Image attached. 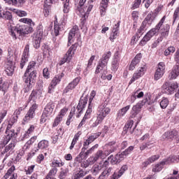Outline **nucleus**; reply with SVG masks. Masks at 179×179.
<instances>
[{"label":"nucleus","mask_w":179,"mask_h":179,"mask_svg":"<svg viewBox=\"0 0 179 179\" xmlns=\"http://www.w3.org/2000/svg\"><path fill=\"white\" fill-rule=\"evenodd\" d=\"M21 23H25V24L20 25L17 24H8V31L13 38L16 40L17 37H22L24 34H29L33 31V27L36 25L34 22L30 18H21L20 19Z\"/></svg>","instance_id":"obj_1"},{"label":"nucleus","mask_w":179,"mask_h":179,"mask_svg":"<svg viewBox=\"0 0 179 179\" xmlns=\"http://www.w3.org/2000/svg\"><path fill=\"white\" fill-rule=\"evenodd\" d=\"M36 62H30L22 77L23 82L25 83L26 92H29L34 86L36 79L37 78V71L34 70Z\"/></svg>","instance_id":"obj_2"},{"label":"nucleus","mask_w":179,"mask_h":179,"mask_svg":"<svg viewBox=\"0 0 179 179\" xmlns=\"http://www.w3.org/2000/svg\"><path fill=\"white\" fill-rule=\"evenodd\" d=\"M110 58H111L110 51L105 52L100 58L95 70V76L93 78L94 82L97 81V78H99V73H100L101 71H103V73L101 75V78L103 79V80H106V76L104 72L107 71V65H108V61H110Z\"/></svg>","instance_id":"obj_3"},{"label":"nucleus","mask_w":179,"mask_h":179,"mask_svg":"<svg viewBox=\"0 0 179 179\" xmlns=\"http://www.w3.org/2000/svg\"><path fill=\"white\" fill-rule=\"evenodd\" d=\"M135 149L134 146H129L128 148L125 150V151L120 152L117 154H116L115 156L113 155H110L108 157V162L113 165L115 164H120L124 159H125L126 156H128V155H131L132 153V151Z\"/></svg>","instance_id":"obj_4"},{"label":"nucleus","mask_w":179,"mask_h":179,"mask_svg":"<svg viewBox=\"0 0 179 179\" xmlns=\"http://www.w3.org/2000/svg\"><path fill=\"white\" fill-rule=\"evenodd\" d=\"M110 111L111 110L110 108L107 107V105L106 103H103L101 106H99L97 108V113H96V120L91 125V128H96L97 125H99V124H101L103 122V120L110 113Z\"/></svg>","instance_id":"obj_5"},{"label":"nucleus","mask_w":179,"mask_h":179,"mask_svg":"<svg viewBox=\"0 0 179 179\" xmlns=\"http://www.w3.org/2000/svg\"><path fill=\"white\" fill-rule=\"evenodd\" d=\"M179 162V155H170L168 158L164 159L162 162L157 164L152 168L153 173H159L162 171L164 168V166H167V164H171L172 163H178Z\"/></svg>","instance_id":"obj_6"},{"label":"nucleus","mask_w":179,"mask_h":179,"mask_svg":"<svg viewBox=\"0 0 179 179\" xmlns=\"http://www.w3.org/2000/svg\"><path fill=\"white\" fill-rule=\"evenodd\" d=\"M178 89V83L166 82L162 87V92L164 94H173L174 92Z\"/></svg>","instance_id":"obj_7"},{"label":"nucleus","mask_w":179,"mask_h":179,"mask_svg":"<svg viewBox=\"0 0 179 179\" xmlns=\"http://www.w3.org/2000/svg\"><path fill=\"white\" fill-rule=\"evenodd\" d=\"M145 104H150V102L149 101V99L148 98L144 99L141 102L138 103L136 105L134 106L131 110V118H135L138 114H139V112L141 111L142 107L145 106Z\"/></svg>","instance_id":"obj_8"},{"label":"nucleus","mask_w":179,"mask_h":179,"mask_svg":"<svg viewBox=\"0 0 179 179\" xmlns=\"http://www.w3.org/2000/svg\"><path fill=\"white\" fill-rule=\"evenodd\" d=\"M120 61H121V55L120 51H116L112 58L111 61V70L113 72H117L120 68Z\"/></svg>","instance_id":"obj_9"},{"label":"nucleus","mask_w":179,"mask_h":179,"mask_svg":"<svg viewBox=\"0 0 179 179\" xmlns=\"http://www.w3.org/2000/svg\"><path fill=\"white\" fill-rule=\"evenodd\" d=\"M166 20V15H164L159 22V23L155 26V28H152L151 30H150L145 36L148 38H152L153 36H155V34H157L159 33L160 28L162 26H163V24L164 23V21Z\"/></svg>","instance_id":"obj_10"},{"label":"nucleus","mask_w":179,"mask_h":179,"mask_svg":"<svg viewBox=\"0 0 179 179\" xmlns=\"http://www.w3.org/2000/svg\"><path fill=\"white\" fill-rule=\"evenodd\" d=\"M38 107L37 103L32 104L23 119L24 122H29V121H31L36 117V110H37Z\"/></svg>","instance_id":"obj_11"},{"label":"nucleus","mask_w":179,"mask_h":179,"mask_svg":"<svg viewBox=\"0 0 179 179\" xmlns=\"http://www.w3.org/2000/svg\"><path fill=\"white\" fill-rule=\"evenodd\" d=\"M165 72L166 64H164V62H159L157 64V70L154 76L155 80H159V79L163 77V75H164Z\"/></svg>","instance_id":"obj_12"},{"label":"nucleus","mask_w":179,"mask_h":179,"mask_svg":"<svg viewBox=\"0 0 179 179\" xmlns=\"http://www.w3.org/2000/svg\"><path fill=\"white\" fill-rule=\"evenodd\" d=\"M87 104V96L81 97L80 101L76 107V117L79 118L80 115L83 114V110H85V107Z\"/></svg>","instance_id":"obj_13"},{"label":"nucleus","mask_w":179,"mask_h":179,"mask_svg":"<svg viewBox=\"0 0 179 179\" xmlns=\"http://www.w3.org/2000/svg\"><path fill=\"white\" fill-rule=\"evenodd\" d=\"M163 139H176V141H179V129H173L171 131H166L162 135Z\"/></svg>","instance_id":"obj_14"},{"label":"nucleus","mask_w":179,"mask_h":179,"mask_svg":"<svg viewBox=\"0 0 179 179\" xmlns=\"http://www.w3.org/2000/svg\"><path fill=\"white\" fill-rule=\"evenodd\" d=\"M43 35L44 33L41 29L38 30L36 34L34 35L33 45L36 50H38V48H40L41 38H43Z\"/></svg>","instance_id":"obj_15"},{"label":"nucleus","mask_w":179,"mask_h":179,"mask_svg":"<svg viewBox=\"0 0 179 179\" xmlns=\"http://www.w3.org/2000/svg\"><path fill=\"white\" fill-rule=\"evenodd\" d=\"M64 78V73L56 76L52 80L50 85L48 87V93H52V89L55 87L61 82V79Z\"/></svg>","instance_id":"obj_16"},{"label":"nucleus","mask_w":179,"mask_h":179,"mask_svg":"<svg viewBox=\"0 0 179 179\" xmlns=\"http://www.w3.org/2000/svg\"><path fill=\"white\" fill-rule=\"evenodd\" d=\"M17 136V133H15V130L12 129L10 134H8L3 139L2 143L0 144V148H5L8 143L10 141L12 138H16Z\"/></svg>","instance_id":"obj_17"},{"label":"nucleus","mask_w":179,"mask_h":179,"mask_svg":"<svg viewBox=\"0 0 179 179\" xmlns=\"http://www.w3.org/2000/svg\"><path fill=\"white\" fill-rule=\"evenodd\" d=\"M79 45H80L79 43H76L71 46V48L69 49V50L66 53L65 57L66 58V59H69V61H71V59H72V55L75 54V51H76Z\"/></svg>","instance_id":"obj_18"},{"label":"nucleus","mask_w":179,"mask_h":179,"mask_svg":"<svg viewBox=\"0 0 179 179\" xmlns=\"http://www.w3.org/2000/svg\"><path fill=\"white\" fill-rule=\"evenodd\" d=\"M160 159V155H152L148 159H147L146 161L143 162L141 164L142 169H146L148 166L150 164H152V163H155L156 160H159Z\"/></svg>","instance_id":"obj_19"},{"label":"nucleus","mask_w":179,"mask_h":179,"mask_svg":"<svg viewBox=\"0 0 179 179\" xmlns=\"http://www.w3.org/2000/svg\"><path fill=\"white\" fill-rule=\"evenodd\" d=\"M128 170V165H123L117 172H115L110 177V179H118L122 177V175L125 171Z\"/></svg>","instance_id":"obj_20"},{"label":"nucleus","mask_w":179,"mask_h":179,"mask_svg":"<svg viewBox=\"0 0 179 179\" xmlns=\"http://www.w3.org/2000/svg\"><path fill=\"white\" fill-rule=\"evenodd\" d=\"M89 6L86 10V8H78V12L81 15V16H84V17H88L89 13L92 12V10L93 9V6H94V3H88Z\"/></svg>","instance_id":"obj_21"},{"label":"nucleus","mask_w":179,"mask_h":179,"mask_svg":"<svg viewBox=\"0 0 179 179\" xmlns=\"http://www.w3.org/2000/svg\"><path fill=\"white\" fill-rule=\"evenodd\" d=\"M64 27H65V22L62 21L60 24H57L55 22L54 33L55 36H57L64 31Z\"/></svg>","instance_id":"obj_22"},{"label":"nucleus","mask_w":179,"mask_h":179,"mask_svg":"<svg viewBox=\"0 0 179 179\" xmlns=\"http://www.w3.org/2000/svg\"><path fill=\"white\" fill-rule=\"evenodd\" d=\"M143 75H145V68H141L138 71H136V73H134L133 77L129 81V85L134 83L135 80H138V79L143 76Z\"/></svg>","instance_id":"obj_23"},{"label":"nucleus","mask_w":179,"mask_h":179,"mask_svg":"<svg viewBox=\"0 0 179 179\" xmlns=\"http://www.w3.org/2000/svg\"><path fill=\"white\" fill-rule=\"evenodd\" d=\"M141 59H142V54H137L129 65V71H134L135 66L141 62Z\"/></svg>","instance_id":"obj_24"},{"label":"nucleus","mask_w":179,"mask_h":179,"mask_svg":"<svg viewBox=\"0 0 179 179\" xmlns=\"http://www.w3.org/2000/svg\"><path fill=\"white\" fill-rule=\"evenodd\" d=\"M15 72V63L13 62H8L5 73L8 76H12Z\"/></svg>","instance_id":"obj_25"},{"label":"nucleus","mask_w":179,"mask_h":179,"mask_svg":"<svg viewBox=\"0 0 179 179\" xmlns=\"http://www.w3.org/2000/svg\"><path fill=\"white\" fill-rule=\"evenodd\" d=\"M54 108H55V105L54 104V102H49L43 110V113L51 117V115L54 111Z\"/></svg>","instance_id":"obj_26"},{"label":"nucleus","mask_w":179,"mask_h":179,"mask_svg":"<svg viewBox=\"0 0 179 179\" xmlns=\"http://www.w3.org/2000/svg\"><path fill=\"white\" fill-rule=\"evenodd\" d=\"M54 108H55V105L54 104V102H49L43 110V113L51 117V115L54 111Z\"/></svg>","instance_id":"obj_27"},{"label":"nucleus","mask_w":179,"mask_h":179,"mask_svg":"<svg viewBox=\"0 0 179 179\" xmlns=\"http://www.w3.org/2000/svg\"><path fill=\"white\" fill-rule=\"evenodd\" d=\"M94 97H96V91L92 90L90 93L87 108V110H90V111H93V108L94 107V101H93Z\"/></svg>","instance_id":"obj_28"},{"label":"nucleus","mask_w":179,"mask_h":179,"mask_svg":"<svg viewBox=\"0 0 179 179\" xmlns=\"http://www.w3.org/2000/svg\"><path fill=\"white\" fill-rule=\"evenodd\" d=\"M99 159H106V157L104 155V152H103V150H98L95 155L94 157H90L89 158V160H92V162L93 163H96V162H97V160H99Z\"/></svg>","instance_id":"obj_29"},{"label":"nucleus","mask_w":179,"mask_h":179,"mask_svg":"<svg viewBox=\"0 0 179 179\" xmlns=\"http://www.w3.org/2000/svg\"><path fill=\"white\" fill-rule=\"evenodd\" d=\"M120 23H121V22L118 21V22L115 24V27H113L112 36L110 37V41H114V40L117 38V36H118V30H120Z\"/></svg>","instance_id":"obj_30"},{"label":"nucleus","mask_w":179,"mask_h":179,"mask_svg":"<svg viewBox=\"0 0 179 179\" xmlns=\"http://www.w3.org/2000/svg\"><path fill=\"white\" fill-rule=\"evenodd\" d=\"M26 1L24 0H7V3L8 5H13V6H17V8H22Z\"/></svg>","instance_id":"obj_31"},{"label":"nucleus","mask_w":179,"mask_h":179,"mask_svg":"<svg viewBox=\"0 0 179 179\" xmlns=\"http://www.w3.org/2000/svg\"><path fill=\"white\" fill-rule=\"evenodd\" d=\"M8 87H9L8 83L3 82L2 78H0V94L4 96L8 90Z\"/></svg>","instance_id":"obj_32"},{"label":"nucleus","mask_w":179,"mask_h":179,"mask_svg":"<svg viewBox=\"0 0 179 179\" xmlns=\"http://www.w3.org/2000/svg\"><path fill=\"white\" fill-rule=\"evenodd\" d=\"M92 113H93V111L90 110V109H87V111H86L83 120L80 122L78 127H83V125H85L86 120H89V118H90V117L92 115Z\"/></svg>","instance_id":"obj_33"},{"label":"nucleus","mask_w":179,"mask_h":179,"mask_svg":"<svg viewBox=\"0 0 179 179\" xmlns=\"http://www.w3.org/2000/svg\"><path fill=\"white\" fill-rule=\"evenodd\" d=\"M113 171V168L110 167L108 169H105L99 176L98 179H108V176L111 174V171Z\"/></svg>","instance_id":"obj_34"},{"label":"nucleus","mask_w":179,"mask_h":179,"mask_svg":"<svg viewBox=\"0 0 179 179\" xmlns=\"http://www.w3.org/2000/svg\"><path fill=\"white\" fill-rule=\"evenodd\" d=\"M155 18L153 17V14L149 13L146 17L144 19L143 22H142L143 26H146V24H152Z\"/></svg>","instance_id":"obj_35"},{"label":"nucleus","mask_w":179,"mask_h":179,"mask_svg":"<svg viewBox=\"0 0 179 179\" xmlns=\"http://www.w3.org/2000/svg\"><path fill=\"white\" fill-rule=\"evenodd\" d=\"M101 169H103V166L94 164L91 169V173L93 176H97V174L101 171Z\"/></svg>","instance_id":"obj_36"},{"label":"nucleus","mask_w":179,"mask_h":179,"mask_svg":"<svg viewBox=\"0 0 179 179\" xmlns=\"http://www.w3.org/2000/svg\"><path fill=\"white\" fill-rule=\"evenodd\" d=\"M69 173V169L68 168H61L59 178V179H65L68 177V174Z\"/></svg>","instance_id":"obj_37"},{"label":"nucleus","mask_w":179,"mask_h":179,"mask_svg":"<svg viewBox=\"0 0 179 179\" xmlns=\"http://www.w3.org/2000/svg\"><path fill=\"white\" fill-rule=\"evenodd\" d=\"M75 34H76V33H75V29H71L69 33L68 47H69L72 43H73L75 40Z\"/></svg>","instance_id":"obj_38"},{"label":"nucleus","mask_w":179,"mask_h":179,"mask_svg":"<svg viewBox=\"0 0 179 179\" xmlns=\"http://www.w3.org/2000/svg\"><path fill=\"white\" fill-rule=\"evenodd\" d=\"M169 31H170V25L166 24L164 25L163 28L161 29L162 37H167V36H169Z\"/></svg>","instance_id":"obj_39"},{"label":"nucleus","mask_w":179,"mask_h":179,"mask_svg":"<svg viewBox=\"0 0 179 179\" xmlns=\"http://www.w3.org/2000/svg\"><path fill=\"white\" fill-rule=\"evenodd\" d=\"M65 163L62 162V161L58 159H53L50 164V167L52 169H57V167H62Z\"/></svg>","instance_id":"obj_40"},{"label":"nucleus","mask_w":179,"mask_h":179,"mask_svg":"<svg viewBox=\"0 0 179 179\" xmlns=\"http://www.w3.org/2000/svg\"><path fill=\"white\" fill-rule=\"evenodd\" d=\"M48 141L42 140L38 143V147L36 148V149H38V150H40V149L43 150V149H47V148H48Z\"/></svg>","instance_id":"obj_41"},{"label":"nucleus","mask_w":179,"mask_h":179,"mask_svg":"<svg viewBox=\"0 0 179 179\" xmlns=\"http://www.w3.org/2000/svg\"><path fill=\"white\" fill-rule=\"evenodd\" d=\"M9 10H12V12L16 13V15L20 17H24V16H27V13L24 10H17L15 8H9Z\"/></svg>","instance_id":"obj_42"},{"label":"nucleus","mask_w":179,"mask_h":179,"mask_svg":"<svg viewBox=\"0 0 179 179\" xmlns=\"http://www.w3.org/2000/svg\"><path fill=\"white\" fill-rule=\"evenodd\" d=\"M129 108H131V105H128L120 109L117 113V117H119V118H121V117H124V115L127 114V112L128 111V110H129Z\"/></svg>","instance_id":"obj_43"},{"label":"nucleus","mask_w":179,"mask_h":179,"mask_svg":"<svg viewBox=\"0 0 179 179\" xmlns=\"http://www.w3.org/2000/svg\"><path fill=\"white\" fill-rule=\"evenodd\" d=\"M110 0H101L100 3V11L104 13L107 8H108V1Z\"/></svg>","instance_id":"obj_44"},{"label":"nucleus","mask_w":179,"mask_h":179,"mask_svg":"<svg viewBox=\"0 0 179 179\" xmlns=\"http://www.w3.org/2000/svg\"><path fill=\"white\" fill-rule=\"evenodd\" d=\"M116 143L115 141H113L106 144V146H109V149L112 153H114L118 149V146L115 145Z\"/></svg>","instance_id":"obj_45"},{"label":"nucleus","mask_w":179,"mask_h":179,"mask_svg":"<svg viewBox=\"0 0 179 179\" xmlns=\"http://www.w3.org/2000/svg\"><path fill=\"white\" fill-rule=\"evenodd\" d=\"M15 146H16V143L15 141H11L8 145H6L3 151V153H8V152H12L13 149H15Z\"/></svg>","instance_id":"obj_46"},{"label":"nucleus","mask_w":179,"mask_h":179,"mask_svg":"<svg viewBox=\"0 0 179 179\" xmlns=\"http://www.w3.org/2000/svg\"><path fill=\"white\" fill-rule=\"evenodd\" d=\"M169 99H167L166 97H163L162 101H160L159 104H160V107L161 108H167V106H169Z\"/></svg>","instance_id":"obj_47"},{"label":"nucleus","mask_w":179,"mask_h":179,"mask_svg":"<svg viewBox=\"0 0 179 179\" xmlns=\"http://www.w3.org/2000/svg\"><path fill=\"white\" fill-rule=\"evenodd\" d=\"M145 27H146V26L142 24L139 29H138L137 33L136 34L137 40H139V38H141V36L143 34V31H145Z\"/></svg>","instance_id":"obj_48"},{"label":"nucleus","mask_w":179,"mask_h":179,"mask_svg":"<svg viewBox=\"0 0 179 179\" xmlns=\"http://www.w3.org/2000/svg\"><path fill=\"white\" fill-rule=\"evenodd\" d=\"M75 111H76V108H75V107H73L71 109V111L70 112V114H69L68 119L66 122V125H68V126L71 125V120H72V117H73V114H75Z\"/></svg>","instance_id":"obj_49"},{"label":"nucleus","mask_w":179,"mask_h":179,"mask_svg":"<svg viewBox=\"0 0 179 179\" xmlns=\"http://www.w3.org/2000/svg\"><path fill=\"white\" fill-rule=\"evenodd\" d=\"M138 124H139V122H137L136 123V125L134 127V128H133V130L131 131V134H134V135H136V136H140V135H142V130L141 129H136V125H138Z\"/></svg>","instance_id":"obj_50"},{"label":"nucleus","mask_w":179,"mask_h":179,"mask_svg":"<svg viewBox=\"0 0 179 179\" xmlns=\"http://www.w3.org/2000/svg\"><path fill=\"white\" fill-rule=\"evenodd\" d=\"M38 96L36 94V91L33 90L29 96V101H33L34 104H36V101Z\"/></svg>","instance_id":"obj_51"},{"label":"nucleus","mask_w":179,"mask_h":179,"mask_svg":"<svg viewBox=\"0 0 179 179\" xmlns=\"http://www.w3.org/2000/svg\"><path fill=\"white\" fill-rule=\"evenodd\" d=\"M50 117L51 116L47 113L43 112L42 115L41 116L40 124H44V122H46L47 120L50 119Z\"/></svg>","instance_id":"obj_52"},{"label":"nucleus","mask_w":179,"mask_h":179,"mask_svg":"<svg viewBox=\"0 0 179 179\" xmlns=\"http://www.w3.org/2000/svg\"><path fill=\"white\" fill-rule=\"evenodd\" d=\"M27 62H29V58L28 57H24L22 56L21 62H20V69H23V68H24V66L26 65V64H27Z\"/></svg>","instance_id":"obj_53"},{"label":"nucleus","mask_w":179,"mask_h":179,"mask_svg":"<svg viewBox=\"0 0 179 179\" xmlns=\"http://www.w3.org/2000/svg\"><path fill=\"white\" fill-rule=\"evenodd\" d=\"M148 41H150V39L146 35H145L144 37L141 40L139 45L143 47L144 45H146V44H148Z\"/></svg>","instance_id":"obj_54"},{"label":"nucleus","mask_w":179,"mask_h":179,"mask_svg":"<svg viewBox=\"0 0 179 179\" xmlns=\"http://www.w3.org/2000/svg\"><path fill=\"white\" fill-rule=\"evenodd\" d=\"M99 136H100V134H94L91 136H90L87 141L90 142V143H92V142H94V141H96L97 139V138H99Z\"/></svg>","instance_id":"obj_55"},{"label":"nucleus","mask_w":179,"mask_h":179,"mask_svg":"<svg viewBox=\"0 0 179 179\" xmlns=\"http://www.w3.org/2000/svg\"><path fill=\"white\" fill-rule=\"evenodd\" d=\"M86 176V173L83 171V170L79 171L75 176H74V179H80L83 178Z\"/></svg>","instance_id":"obj_56"},{"label":"nucleus","mask_w":179,"mask_h":179,"mask_svg":"<svg viewBox=\"0 0 179 179\" xmlns=\"http://www.w3.org/2000/svg\"><path fill=\"white\" fill-rule=\"evenodd\" d=\"M134 125V121L130 120L129 122H127L124 127V131L127 133V131H129V129H132V127Z\"/></svg>","instance_id":"obj_57"},{"label":"nucleus","mask_w":179,"mask_h":179,"mask_svg":"<svg viewBox=\"0 0 179 179\" xmlns=\"http://www.w3.org/2000/svg\"><path fill=\"white\" fill-rule=\"evenodd\" d=\"M29 50H30V46L29 45H26L24 47L22 57H24L25 58H29Z\"/></svg>","instance_id":"obj_58"},{"label":"nucleus","mask_w":179,"mask_h":179,"mask_svg":"<svg viewBox=\"0 0 179 179\" xmlns=\"http://www.w3.org/2000/svg\"><path fill=\"white\" fill-rule=\"evenodd\" d=\"M92 153H93L92 152H91V150L89 149L87 150V151L86 150H81V152H80V155L84 157V159H87L89 157V155H92Z\"/></svg>","instance_id":"obj_59"},{"label":"nucleus","mask_w":179,"mask_h":179,"mask_svg":"<svg viewBox=\"0 0 179 179\" xmlns=\"http://www.w3.org/2000/svg\"><path fill=\"white\" fill-rule=\"evenodd\" d=\"M61 121H62V116L58 115L55 119V122H53L52 127H58V125H59V122H61Z\"/></svg>","instance_id":"obj_60"},{"label":"nucleus","mask_w":179,"mask_h":179,"mask_svg":"<svg viewBox=\"0 0 179 179\" xmlns=\"http://www.w3.org/2000/svg\"><path fill=\"white\" fill-rule=\"evenodd\" d=\"M64 13H69V0H66V2L64 3Z\"/></svg>","instance_id":"obj_61"},{"label":"nucleus","mask_w":179,"mask_h":179,"mask_svg":"<svg viewBox=\"0 0 179 179\" xmlns=\"http://www.w3.org/2000/svg\"><path fill=\"white\" fill-rule=\"evenodd\" d=\"M142 3V0H135L134 3L131 7L132 10L135 9H138L139 6H141V3Z\"/></svg>","instance_id":"obj_62"},{"label":"nucleus","mask_w":179,"mask_h":179,"mask_svg":"<svg viewBox=\"0 0 179 179\" xmlns=\"http://www.w3.org/2000/svg\"><path fill=\"white\" fill-rule=\"evenodd\" d=\"M43 78H45V79L50 78V71H48V68L43 69Z\"/></svg>","instance_id":"obj_63"},{"label":"nucleus","mask_w":179,"mask_h":179,"mask_svg":"<svg viewBox=\"0 0 179 179\" xmlns=\"http://www.w3.org/2000/svg\"><path fill=\"white\" fill-rule=\"evenodd\" d=\"M174 59L177 64H179V48L176 50L174 55Z\"/></svg>","instance_id":"obj_64"}]
</instances>
